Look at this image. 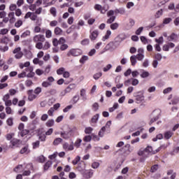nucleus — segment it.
<instances>
[{"instance_id":"nucleus-1","label":"nucleus","mask_w":179,"mask_h":179,"mask_svg":"<svg viewBox=\"0 0 179 179\" xmlns=\"http://www.w3.org/2000/svg\"><path fill=\"white\" fill-rule=\"evenodd\" d=\"M79 57L82 55V50L79 48H72L67 52V57Z\"/></svg>"},{"instance_id":"nucleus-2","label":"nucleus","mask_w":179,"mask_h":179,"mask_svg":"<svg viewBox=\"0 0 179 179\" xmlns=\"http://www.w3.org/2000/svg\"><path fill=\"white\" fill-rule=\"evenodd\" d=\"M160 110H155L152 112L153 118H152L149 122V125H152L153 122H156L159 118H160V114H161Z\"/></svg>"},{"instance_id":"nucleus-3","label":"nucleus","mask_w":179,"mask_h":179,"mask_svg":"<svg viewBox=\"0 0 179 179\" xmlns=\"http://www.w3.org/2000/svg\"><path fill=\"white\" fill-rule=\"evenodd\" d=\"M13 53L15 54V58L16 59H20L23 57V52H22V48L20 47L16 48Z\"/></svg>"},{"instance_id":"nucleus-4","label":"nucleus","mask_w":179,"mask_h":179,"mask_svg":"<svg viewBox=\"0 0 179 179\" xmlns=\"http://www.w3.org/2000/svg\"><path fill=\"white\" fill-rule=\"evenodd\" d=\"M34 43H44L45 41V36L43 34H38L33 38Z\"/></svg>"},{"instance_id":"nucleus-5","label":"nucleus","mask_w":179,"mask_h":179,"mask_svg":"<svg viewBox=\"0 0 179 179\" xmlns=\"http://www.w3.org/2000/svg\"><path fill=\"white\" fill-rule=\"evenodd\" d=\"M162 149V146L158 148L156 151L153 150V148H152V146H148L145 149H144L145 153H148V155H156L158 152H160V150Z\"/></svg>"},{"instance_id":"nucleus-6","label":"nucleus","mask_w":179,"mask_h":179,"mask_svg":"<svg viewBox=\"0 0 179 179\" xmlns=\"http://www.w3.org/2000/svg\"><path fill=\"white\" fill-rule=\"evenodd\" d=\"M77 170L80 172L81 174H85L86 171V164L84 162L78 163Z\"/></svg>"},{"instance_id":"nucleus-7","label":"nucleus","mask_w":179,"mask_h":179,"mask_svg":"<svg viewBox=\"0 0 179 179\" xmlns=\"http://www.w3.org/2000/svg\"><path fill=\"white\" fill-rule=\"evenodd\" d=\"M24 72H28L29 73L27 75V78H34V72H33V66L27 67L24 69Z\"/></svg>"},{"instance_id":"nucleus-8","label":"nucleus","mask_w":179,"mask_h":179,"mask_svg":"<svg viewBox=\"0 0 179 179\" xmlns=\"http://www.w3.org/2000/svg\"><path fill=\"white\" fill-rule=\"evenodd\" d=\"M8 16L9 23H10V24H13V23H15V22H16V17H15V13L10 12L8 14Z\"/></svg>"},{"instance_id":"nucleus-9","label":"nucleus","mask_w":179,"mask_h":179,"mask_svg":"<svg viewBox=\"0 0 179 179\" xmlns=\"http://www.w3.org/2000/svg\"><path fill=\"white\" fill-rule=\"evenodd\" d=\"M27 93H28V100H29V101H33L34 99L37 97L36 94H33V90H29Z\"/></svg>"},{"instance_id":"nucleus-10","label":"nucleus","mask_w":179,"mask_h":179,"mask_svg":"<svg viewBox=\"0 0 179 179\" xmlns=\"http://www.w3.org/2000/svg\"><path fill=\"white\" fill-rule=\"evenodd\" d=\"M125 38H127V36L124 34H120L115 38V40L117 43H121V41H124Z\"/></svg>"},{"instance_id":"nucleus-11","label":"nucleus","mask_w":179,"mask_h":179,"mask_svg":"<svg viewBox=\"0 0 179 179\" xmlns=\"http://www.w3.org/2000/svg\"><path fill=\"white\" fill-rule=\"evenodd\" d=\"M82 175L83 176V177H85V178H92L93 177V171H92V170L86 171L85 172H84V173H82Z\"/></svg>"},{"instance_id":"nucleus-12","label":"nucleus","mask_w":179,"mask_h":179,"mask_svg":"<svg viewBox=\"0 0 179 179\" xmlns=\"http://www.w3.org/2000/svg\"><path fill=\"white\" fill-rule=\"evenodd\" d=\"M136 100L137 104H140V103H142L143 100H145V96H143V94H140L136 96Z\"/></svg>"},{"instance_id":"nucleus-13","label":"nucleus","mask_w":179,"mask_h":179,"mask_svg":"<svg viewBox=\"0 0 179 179\" xmlns=\"http://www.w3.org/2000/svg\"><path fill=\"white\" fill-rule=\"evenodd\" d=\"M11 143V148L13 149V148H17L19 146V144L20 143V140L18 139H13L10 141Z\"/></svg>"},{"instance_id":"nucleus-14","label":"nucleus","mask_w":179,"mask_h":179,"mask_svg":"<svg viewBox=\"0 0 179 179\" xmlns=\"http://www.w3.org/2000/svg\"><path fill=\"white\" fill-rule=\"evenodd\" d=\"M167 176H171V179H176V177H177V173L174 172L173 169L168 170L167 171Z\"/></svg>"},{"instance_id":"nucleus-15","label":"nucleus","mask_w":179,"mask_h":179,"mask_svg":"<svg viewBox=\"0 0 179 179\" xmlns=\"http://www.w3.org/2000/svg\"><path fill=\"white\" fill-rule=\"evenodd\" d=\"M63 148L64 149V150H73V145H69L68 143H65L63 145Z\"/></svg>"},{"instance_id":"nucleus-16","label":"nucleus","mask_w":179,"mask_h":179,"mask_svg":"<svg viewBox=\"0 0 179 179\" xmlns=\"http://www.w3.org/2000/svg\"><path fill=\"white\" fill-rule=\"evenodd\" d=\"M98 36H99V31L95 30L91 33L90 38L91 40L94 41V40H96V38H97Z\"/></svg>"},{"instance_id":"nucleus-17","label":"nucleus","mask_w":179,"mask_h":179,"mask_svg":"<svg viewBox=\"0 0 179 179\" xmlns=\"http://www.w3.org/2000/svg\"><path fill=\"white\" fill-rule=\"evenodd\" d=\"M141 78H142L143 79H145L146 78H149V76H150V73H149V71H146L145 70H142V73L140 75Z\"/></svg>"},{"instance_id":"nucleus-18","label":"nucleus","mask_w":179,"mask_h":179,"mask_svg":"<svg viewBox=\"0 0 179 179\" xmlns=\"http://www.w3.org/2000/svg\"><path fill=\"white\" fill-rule=\"evenodd\" d=\"M136 59H138L136 58V55L131 56L130 62H131L132 66H135V65H136V62H138V61Z\"/></svg>"},{"instance_id":"nucleus-19","label":"nucleus","mask_w":179,"mask_h":179,"mask_svg":"<svg viewBox=\"0 0 179 179\" xmlns=\"http://www.w3.org/2000/svg\"><path fill=\"white\" fill-rule=\"evenodd\" d=\"M19 67L20 69H23V68H29L30 67V62H26L25 63H20Z\"/></svg>"},{"instance_id":"nucleus-20","label":"nucleus","mask_w":179,"mask_h":179,"mask_svg":"<svg viewBox=\"0 0 179 179\" xmlns=\"http://www.w3.org/2000/svg\"><path fill=\"white\" fill-rule=\"evenodd\" d=\"M173 134L174 133H173V131H168L164 133V136L165 139H170Z\"/></svg>"},{"instance_id":"nucleus-21","label":"nucleus","mask_w":179,"mask_h":179,"mask_svg":"<svg viewBox=\"0 0 179 179\" xmlns=\"http://www.w3.org/2000/svg\"><path fill=\"white\" fill-rule=\"evenodd\" d=\"M52 166V161H48L43 166V169L45 171H47L48 169H50Z\"/></svg>"},{"instance_id":"nucleus-22","label":"nucleus","mask_w":179,"mask_h":179,"mask_svg":"<svg viewBox=\"0 0 179 179\" xmlns=\"http://www.w3.org/2000/svg\"><path fill=\"white\" fill-rule=\"evenodd\" d=\"M177 34L172 33L171 36H168L167 40L169 41H174V40H177Z\"/></svg>"},{"instance_id":"nucleus-23","label":"nucleus","mask_w":179,"mask_h":179,"mask_svg":"<svg viewBox=\"0 0 179 179\" xmlns=\"http://www.w3.org/2000/svg\"><path fill=\"white\" fill-rule=\"evenodd\" d=\"M80 96L83 97V101H86V100H87V97L86 96V90L85 89H82L80 90Z\"/></svg>"},{"instance_id":"nucleus-24","label":"nucleus","mask_w":179,"mask_h":179,"mask_svg":"<svg viewBox=\"0 0 179 179\" xmlns=\"http://www.w3.org/2000/svg\"><path fill=\"white\" fill-rule=\"evenodd\" d=\"M110 36H111V31L110 30H108L105 36L102 38V41H106V40H108Z\"/></svg>"},{"instance_id":"nucleus-25","label":"nucleus","mask_w":179,"mask_h":179,"mask_svg":"<svg viewBox=\"0 0 179 179\" xmlns=\"http://www.w3.org/2000/svg\"><path fill=\"white\" fill-rule=\"evenodd\" d=\"M54 33L56 36H61V34H62V29L57 27L55 28Z\"/></svg>"},{"instance_id":"nucleus-26","label":"nucleus","mask_w":179,"mask_h":179,"mask_svg":"<svg viewBox=\"0 0 179 179\" xmlns=\"http://www.w3.org/2000/svg\"><path fill=\"white\" fill-rule=\"evenodd\" d=\"M74 86H75V85L72 84V85H70L68 87H66L64 90V94H63V96H65V94H66V93L71 92V90H73Z\"/></svg>"},{"instance_id":"nucleus-27","label":"nucleus","mask_w":179,"mask_h":179,"mask_svg":"<svg viewBox=\"0 0 179 179\" xmlns=\"http://www.w3.org/2000/svg\"><path fill=\"white\" fill-rule=\"evenodd\" d=\"M99 117H100L99 114H96L95 115H94L91 119V122H92L93 124H96V122L99 121Z\"/></svg>"},{"instance_id":"nucleus-28","label":"nucleus","mask_w":179,"mask_h":179,"mask_svg":"<svg viewBox=\"0 0 179 179\" xmlns=\"http://www.w3.org/2000/svg\"><path fill=\"white\" fill-rule=\"evenodd\" d=\"M29 152L30 151H29V146L26 145L21 149L20 153H21V155H23L24 153H29Z\"/></svg>"},{"instance_id":"nucleus-29","label":"nucleus","mask_w":179,"mask_h":179,"mask_svg":"<svg viewBox=\"0 0 179 179\" xmlns=\"http://www.w3.org/2000/svg\"><path fill=\"white\" fill-rule=\"evenodd\" d=\"M101 76H103V73H101V71L98 72L95 74H94L93 78L94 79H95V80H99V79H100V78H101Z\"/></svg>"},{"instance_id":"nucleus-30","label":"nucleus","mask_w":179,"mask_h":179,"mask_svg":"<svg viewBox=\"0 0 179 179\" xmlns=\"http://www.w3.org/2000/svg\"><path fill=\"white\" fill-rule=\"evenodd\" d=\"M107 129V127L106 126L103 127L101 130L99 132V135L101 136V138H103L104 136V132H106V130Z\"/></svg>"},{"instance_id":"nucleus-31","label":"nucleus","mask_w":179,"mask_h":179,"mask_svg":"<svg viewBox=\"0 0 179 179\" xmlns=\"http://www.w3.org/2000/svg\"><path fill=\"white\" fill-rule=\"evenodd\" d=\"M45 37L46 38H51V37H52V31L50 29L45 31Z\"/></svg>"},{"instance_id":"nucleus-32","label":"nucleus","mask_w":179,"mask_h":179,"mask_svg":"<svg viewBox=\"0 0 179 179\" xmlns=\"http://www.w3.org/2000/svg\"><path fill=\"white\" fill-rule=\"evenodd\" d=\"M61 142H62V138H57L56 139H55V141H53V145L55 146H58V145H59L61 143Z\"/></svg>"},{"instance_id":"nucleus-33","label":"nucleus","mask_w":179,"mask_h":179,"mask_svg":"<svg viewBox=\"0 0 179 179\" xmlns=\"http://www.w3.org/2000/svg\"><path fill=\"white\" fill-rule=\"evenodd\" d=\"M50 12L51 15H52V16L54 17H55L57 16V8H55V7H52L50 9Z\"/></svg>"},{"instance_id":"nucleus-34","label":"nucleus","mask_w":179,"mask_h":179,"mask_svg":"<svg viewBox=\"0 0 179 179\" xmlns=\"http://www.w3.org/2000/svg\"><path fill=\"white\" fill-rule=\"evenodd\" d=\"M131 85L132 86H138L139 85V80L136 78H131Z\"/></svg>"},{"instance_id":"nucleus-35","label":"nucleus","mask_w":179,"mask_h":179,"mask_svg":"<svg viewBox=\"0 0 179 179\" xmlns=\"http://www.w3.org/2000/svg\"><path fill=\"white\" fill-rule=\"evenodd\" d=\"M135 56L137 58L138 61H143V59L145 58V55H143V54H137Z\"/></svg>"},{"instance_id":"nucleus-36","label":"nucleus","mask_w":179,"mask_h":179,"mask_svg":"<svg viewBox=\"0 0 179 179\" xmlns=\"http://www.w3.org/2000/svg\"><path fill=\"white\" fill-rule=\"evenodd\" d=\"M88 59H89V57L84 55L82 57V58L80 59V63L85 64V62H86V61H87Z\"/></svg>"},{"instance_id":"nucleus-37","label":"nucleus","mask_w":179,"mask_h":179,"mask_svg":"<svg viewBox=\"0 0 179 179\" xmlns=\"http://www.w3.org/2000/svg\"><path fill=\"white\" fill-rule=\"evenodd\" d=\"M120 24L117 22H115L112 24H110V29L111 30H117L119 27Z\"/></svg>"},{"instance_id":"nucleus-38","label":"nucleus","mask_w":179,"mask_h":179,"mask_svg":"<svg viewBox=\"0 0 179 179\" xmlns=\"http://www.w3.org/2000/svg\"><path fill=\"white\" fill-rule=\"evenodd\" d=\"M45 124H46V127H53L54 126V120L50 119V120H48Z\"/></svg>"},{"instance_id":"nucleus-39","label":"nucleus","mask_w":179,"mask_h":179,"mask_svg":"<svg viewBox=\"0 0 179 179\" xmlns=\"http://www.w3.org/2000/svg\"><path fill=\"white\" fill-rule=\"evenodd\" d=\"M111 68H113V65L111 64H108L106 65V67L103 68V71L104 72H108V71H110V69H111Z\"/></svg>"},{"instance_id":"nucleus-40","label":"nucleus","mask_w":179,"mask_h":179,"mask_svg":"<svg viewBox=\"0 0 179 179\" xmlns=\"http://www.w3.org/2000/svg\"><path fill=\"white\" fill-rule=\"evenodd\" d=\"M162 15H163V9H160L155 13V16L156 19H159V17H160V16H162Z\"/></svg>"},{"instance_id":"nucleus-41","label":"nucleus","mask_w":179,"mask_h":179,"mask_svg":"<svg viewBox=\"0 0 179 179\" xmlns=\"http://www.w3.org/2000/svg\"><path fill=\"white\" fill-rule=\"evenodd\" d=\"M36 48L38 50H43V42H36Z\"/></svg>"},{"instance_id":"nucleus-42","label":"nucleus","mask_w":179,"mask_h":179,"mask_svg":"<svg viewBox=\"0 0 179 179\" xmlns=\"http://www.w3.org/2000/svg\"><path fill=\"white\" fill-rule=\"evenodd\" d=\"M92 132H93V128L89 127H86L85 129V133L88 134V135H90V134H92Z\"/></svg>"},{"instance_id":"nucleus-43","label":"nucleus","mask_w":179,"mask_h":179,"mask_svg":"<svg viewBox=\"0 0 179 179\" xmlns=\"http://www.w3.org/2000/svg\"><path fill=\"white\" fill-rule=\"evenodd\" d=\"M172 20L173 19H171V17L164 18L163 20V24H169V23H171Z\"/></svg>"},{"instance_id":"nucleus-44","label":"nucleus","mask_w":179,"mask_h":179,"mask_svg":"<svg viewBox=\"0 0 179 179\" xmlns=\"http://www.w3.org/2000/svg\"><path fill=\"white\" fill-rule=\"evenodd\" d=\"M80 162V156H77L76 157V159L72 161V164L74 166H76V164H78V163Z\"/></svg>"},{"instance_id":"nucleus-45","label":"nucleus","mask_w":179,"mask_h":179,"mask_svg":"<svg viewBox=\"0 0 179 179\" xmlns=\"http://www.w3.org/2000/svg\"><path fill=\"white\" fill-rule=\"evenodd\" d=\"M51 47V44H50V42L45 41L43 44V50H48Z\"/></svg>"},{"instance_id":"nucleus-46","label":"nucleus","mask_w":179,"mask_h":179,"mask_svg":"<svg viewBox=\"0 0 179 179\" xmlns=\"http://www.w3.org/2000/svg\"><path fill=\"white\" fill-rule=\"evenodd\" d=\"M78 101H79V95H76L73 97L71 102L73 103V104H76Z\"/></svg>"},{"instance_id":"nucleus-47","label":"nucleus","mask_w":179,"mask_h":179,"mask_svg":"<svg viewBox=\"0 0 179 179\" xmlns=\"http://www.w3.org/2000/svg\"><path fill=\"white\" fill-rule=\"evenodd\" d=\"M115 16H111L110 17L109 19H108V20L106 21V23H108V24H111V23L115 22Z\"/></svg>"},{"instance_id":"nucleus-48","label":"nucleus","mask_w":179,"mask_h":179,"mask_svg":"<svg viewBox=\"0 0 179 179\" xmlns=\"http://www.w3.org/2000/svg\"><path fill=\"white\" fill-rule=\"evenodd\" d=\"M65 72V68L61 67L60 69H57V75H64V73Z\"/></svg>"},{"instance_id":"nucleus-49","label":"nucleus","mask_w":179,"mask_h":179,"mask_svg":"<svg viewBox=\"0 0 179 179\" xmlns=\"http://www.w3.org/2000/svg\"><path fill=\"white\" fill-rule=\"evenodd\" d=\"M91 167L92 169H99V167H100V163L94 162L92 164Z\"/></svg>"},{"instance_id":"nucleus-50","label":"nucleus","mask_w":179,"mask_h":179,"mask_svg":"<svg viewBox=\"0 0 179 179\" xmlns=\"http://www.w3.org/2000/svg\"><path fill=\"white\" fill-rule=\"evenodd\" d=\"M81 143H82V139L79 138V139H78V140L75 142L74 146H75L76 148H80Z\"/></svg>"},{"instance_id":"nucleus-51","label":"nucleus","mask_w":179,"mask_h":179,"mask_svg":"<svg viewBox=\"0 0 179 179\" xmlns=\"http://www.w3.org/2000/svg\"><path fill=\"white\" fill-rule=\"evenodd\" d=\"M7 125H8L9 127H12V125H13V118L12 117H9L7 120Z\"/></svg>"},{"instance_id":"nucleus-52","label":"nucleus","mask_w":179,"mask_h":179,"mask_svg":"<svg viewBox=\"0 0 179 179\" xmlns=\"http://www.w3.org/2000/svg\"><path fill=\"white\" fill-rule=\"evenodd\" d=\"M89 43H90L89 38H85L81 41L82 45H88Z\"/></svg>"},{"instance_id":"nucleus-53","label":"nucleus","mask_w":179,"mask_h":179,"mask_svg":"<svg viewBox=\"0 0 179 179\" xmlns=\"http://www.w3.org/2000/svg\"><path fill=\"white\" fill-rule=\"evenodd\" d=\"M42 86H43V87H48L51 86V83H50L48 81H43L42 83Z\"/></svg>"},{"instance_id":"nucleus-54","label":"nucleus","mask_w":179,"mask_h":179,"mask_svg":"<svg viewBox=\"0 0 179 179\" xmlns=\"http://www.w3.org/2000/svg\"><path fill=\"white\" fill-rule=\"evenodd\" d=\"M36 8H37V6L35 3L31 4L29 6V10H31L32 12H34V10H36Z\"/></svg>"},{"instance_id":"nucleus-55","label":"nucleus","mask_w":179,"mask_h":179,"mask_svg":"<svg viewBox=\"0 0 179 179\" xmlns=\"http://www.w3.org/2000/svg\"><path fill=\"white\" fill-rule=\"evenodd\" d=\"M58 25V21L52 20L50 22V27H55V26Z\"/></svg>"},{"instance_id":"nucleus-56","label":"nucleus","mask_w":179,"mask_h":179,"mask_svg":"<svg viewBox=\"0 0 179 179\" xmlns=\"http://www.w3.org/2000/svg\"><path fill=\"white\" fill-rule=\"evenodd\" d=\"M143 68H148V66H149V59H144L143 62Z\"/></svg>"},{"instance_id":"nucleus-57","label":"nucleus","mask_w":179,"mask_h":179,"mask_svg":"<svg viewBox=\"0 0 179 179\" xmlns=\"http://www.w3.org/2000/svg\"><path fill=\"white\" fill-rule=\"evenodd\" d=\"M157 169H159V165L155 164L151 167L150 171L151 173H155L157 171Z\"/></svg>"},{"instance_id":"nucleus-58","label":"nucleus","mask_w":179,"mask_h":179,"mask_svg":"<svg viewBox=\"0 0 179 179\" xmlns=\"http://www.w3.org/2000/svg\"><path fill=\"white\" fill-rule=\"evenodd\" d=\"M59 44V41L57 38H53L52 39V45L54 47H58V45Z\"/></svg>"},{"instance_id":"nucleus-59","label":"nucleus","mask_w":179,"mask_h":179,"mask_svg":"<svg viewBox=\"0 0 179 179\" xmlns=\"http://www.w3.org/2000/svg\"><path fill=\"white\" fill-rule=\"evenodd\" d=\"M171 90H173V88L171 87H169L164 90L163 93H164V94H167L170 93L171 92Z\"/></svg>"},{"instance_id":"nucleus-60","label":"nucleus","mask_w":179,"mask_h":179,"mask_svg":"<svg viewBox=\"0 0 179 179\" xmlns=\"http://www.w3.org/2000/svg\"><path fill=\"white\" fill-rule=\"evenodd\" d=\"M84 142H90L92 141V136H85L83 138Z\"/></svg>"},{"instance_id":"nucleus-61","label":"nucleus","mask_w":179,"mask_h":179,"mask_svg":"<svg viewBox=\"0 0 179 179\" xmlns=\"http://www.w3.org/2000/svg\"><path fill=\"white\" fill-rule=\"evenodd\" d=\"M29 131L28 129H24L21 131L20 136L22 137L25 136V135H27L29 134Z\"/></svg>"},{"instance_id":"nucleus-62","label":"nucleus","mask_w":179,"mask_h":179,"mask_svg":"<svg viewBox=\"0 0 179 179\" xmlns=\"http://www.w3.org/2000/svg\"><path fill=\"white\" fill-rule=\"evenodd\" d=\"M22 24H23V21H22L21 20H19L18 21H17L15 24V26L17 28L20 27V26H22Z\"/></svg>"},{"instance_id":"nucleus-63","label":"nucleus","mask_w":179,"mask_h":179,"mask_svg":"<svg viewBox=\"0 0 179 179\" xmlns=\"http://www.w3.org/2000/svg\"><path fill=\"white\" fill-rule=\"evenodd\" d=\"M61 136L64 138V139H69V133H61Z\"/></svg>"},{"instance_id":"nucleus-64","label":"nucleus","mask_w":179,"mask_h":179,"mask_svg":"<svg viewBox=\"0 0 179 179\" xmlns=\"http://www.w3.org/2000/svg\"><path fill=\"white\" fill-rule=\"evenodd\" d=\"M178 102H179V97H178V96L175 97V98L172 100V104H173V105L178 104Z\"/></svg>"}]
</instances>
